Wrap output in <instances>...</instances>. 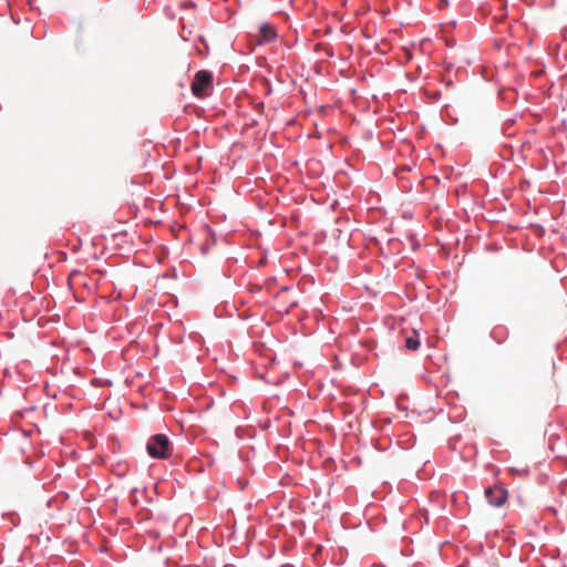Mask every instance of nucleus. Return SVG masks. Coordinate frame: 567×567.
<instances>
[{
  "mask_svg": "<svg viewBox=\"0 0 567 567\" xmlns=\"http://www.w3.org/2000/svg\"><path fill=\"white\" fill-rule=\"evenodd\" d=\"M146 450L154 458H167L172 454V443L166 435L156 434L148 440Z\"/></svg>",
  "mask_w": 567,
  "mask_h": 567,
  "instance_id": "f257e3e1",
  "label": "nucleus"
},
{
  "mask_svg": "<svg viewBox=\"0 0 567 567\" xmlns=\"http://www.w3.org/2000/svg\"><path fill=\"white\" fill-rule=\"evenodd\" d=\"M212 84V73L205 70L198 71L192 83V92L196 97H204L207 95V91Z\"/></svg>",
  "mask_w": 567,
  "mask_h": 567,
  "instance_id": "f03ea898",
  "label": "nucleus"
},
{
  "mask_svg": "<svg viewBox=\"0 0 567 567\" xmlns=\"http://www.w3.org/2000/svg\"><path fill=\"white\" fill-rule=\"evenodd\" d=\"M485 496L491 505L499 507L507 499V491L502 486L496 485L488 487L485 491Z\"/></svg>",
  "mask_w": 567,
  "mask_h": 567,
  "instance_id": "7ed1b4c3",
  "label": "nucleus"
},
{
  "mask_svg": "<svg viewBox=\"0 0 567 567\" xmlns=\"http://www.w3.org/2000/svg\"><path fill=\"white\" fill-rule=\"evenodd\" d=\"M277 38V32L275 25L270 23H262L259 27V34H258V43H269L274 41Z\"/></svg>",
  "mask_w": 567,
  "mask_h": 567,
  "instance_id": "20e7f679",
  "label": "nucleus"
},
{
  "mask_svg": "<svg viewBox=\"0 0 567 567\" xmlns=\"http://www.w3.org/2000/svg\"><path fill=\"white\" fill-rule=\"evenodd\" d=\"M405 347L409 349V350H412V351H415L419 349L420 347V340L417 339V337L414 334V336H411V337H408L405 339Z\"/></svg>",
  "mask_w": 567,
  "mask_h": 567,
  "instance_id": "39448f33",
  "label": "nucleus"
}]
</instances>
